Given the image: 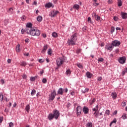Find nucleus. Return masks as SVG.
<instances>
[{"instance_id": "nucleus-29", "label": "nucleus", "mask_w": 127, "mask_h": 127, "mask_svg": "<svg viewBox=\"0 0 127 127\" xmlns=\"http://www.w3.org/2000/svg\"><path fill=\"white\" fill-rule=\"evenodd\" d=\"M20 47V45H17L16 47V51L17 52H19L20 51V50L19 49V48Z\"/></svg>"}, {"instance_id": "nucleus-39", "label": "nucleus", "mask_w": 127, "mask_h": 127, "mask_svg": "<svg viewBox=\"0 0 127 127\" xmlns=\"http://www.w3.org/2000/svg\"><path fill=\"white\" fill-rule=\"evenodd\" d=\"M122 119H123V120H126V119H127V115L124 114L122 117Z\"/></svg>"}, {"instance_id": "nucleus-58", "label": "nucleus", "mask_w": 127, "mask_h": 127, "mask_svg": "<svg viewBox=\"0 0 127 127\" xmlns=\"http://www.w3.org/2000/svg\"><path fill=\"white\" fill-rule=\"evenodd\" d=\"M70 95L71 96H74L75 95V92L74 91H72L71 93H70Z\"/></svg>"}, {"instance_id": "nucleus-33", "label": "nucleus", "mask_w": 127, "mask_h": 127, "mask_svg": "<svg viewBox=\"0 0 127 127\" xmlns=\"http://www.w3.org/2000/svg\"><path fill=\"white\" fill-rule=\"evenodd\" d=\"M35 94H36V90H35V89H33V90H32V92L31 93V96H34Z\"/></svg>"}, {"instance_id": "nucleus-47", "label": "nucleus", "mask_w": 127, "mask_h": 127, "mask_svg": "<svg viewBox=\"0 0 127 127\" xmlns=\"http://www.w3.org/2000/svg\"><path fill=\"white\" fill-rule=\"evenodd\" d=\"M42 82H43V83L45 84V83H47V80H46V79H45V78H44V79H43Z\"/></svg>"}, {"instance_id": "nucleus-18", "label": "nucleus", "mask_w": 127, "mask_h": 127, "mask_svg": "<svg viewBox=\"0 0 127 127\" xmlns=\"http://www.w3.org/2000/svg\"><path fill=\"white\" fill-rule=\"evenodd\" d=\"M99 105H96V107L92 109L93 112H94V114H97V112L99 111Z\"/></svg>"}, {"instance_id": "nucleus-42", "label": "nucleus", "mask_w": 127, "mask_h": 127, "mask_svg": "<svg viewBox=\"0 0 127 127\" xmlns=\"http://www.w3.org/2000/svg\"><path fill=\"white\" fill-rule=\"evenodd\" d=\"M12 11H13V9H12V8H10L8 11V12H9V13H11Z\"/></svg>"}, {"instance_id": "nucleus-23", "label": "nucleus", "mask_w": 127, "mask_h": 127, "mask_svg": "<svg viewBox=\"0 0 127 127\" xmlns=\"http://www.w3.org/2000/svg\"><path fill=\"white\" fill-rule=\"evenodd\" d=\"M37 21H38L39 22H41L42 21V16H38L37 17Z\"/></svg>"}, {"instance_id": "nucleus-35", "label": "nucleus", "mask_w": 127, "mask_h": 127, "mask_svg": "<svg viewBox=\"0 0 127 127\" xmlns=\"http://www.w3.org/2000/svg\"><path fill=\"white\" fill-rule=\"evenodd\" d=\"M118 6H122V5H123L122 0H118Z\"/></svg>"}, {"instance_id": "nucleus-60", "label": "nucleus", "mask_w": 127, "mask_h": 127, "mask_svg": "<svg viewBox=\"0 0 127 127\" xmlns=\"http://www.w3.org/2000/svg\"><path fill=\"white\" fill-rule=\"evenodd\" d=\"M117 114H118V111H114V112L113 113V115H117Z\"/></svg>"}, {"instance_id": "nucleus-17", "label": "nucleus", "mask_w": 127, "mask_h": 127, "mask_svg": "<svg viewBox=\"0 0 127 127\" xmlns=\"http://www.w3.org/2000/svg\"><path fill=\"white\" fill-rule=\"evenodd\" d=\"M19 64L20 65V66H22V67H25V66H26V65H27V64H26V62H25L23 61H22L20 62Z\"/></svg>"}, {"instance_id": "nucleus-24", "label": "nucleus", "mask_w": 127, "mask_h": 127, "mask_svg": "<svg viewBox=\"0 0 127 127\" xmlns=\"http://www.w3.org/2000/svg\"><path fill=\"white\" fill-rule=\"evenodd\" d=\"M81 92L82 94H86V93H88V92H89V88H86L84 90H82Z\"/></svg>"}, {"instance_id": "nucleus-7", "label": "nucleus", "mask_w": 127, "mask_h": 127, "mask_svg": "<svg viewBox=\"0 0 127 127\" xmlns=\"http://www.w3.org/2000/svg\"><path fill=\"white\" fill-rule=\"evenodd\" d=\"M126 57H122L120 58L119 60H118V61L121 64H125V63H126Z\"/></svg>"}, {"instance_id": "nucleus-8", "label": "nucleus", "mask_w": 127, "mask_h": 127, "mask_svg": "<svg viewBox=\"0 0 127 127\" xmlns=\"http://www.w3.org/2000/svg\"><path fill=\"white\" fill-rule=\"evenodd\" d=\"M56 96V91H54L53 92H52L51 96H50V100H51V101H53V100L55 99Z\"/></svg>"}, {"instance_id": "nucleus-52", "label": "nucleus", "mask_w": 127, "mask_h": 127, "mask_svg": "<svg viewBox=\"0 0 127 127\" xmlns=\"http://www.w3.org/2000/svg\"><path fill=\"white\" fill-rule=\"evenodd\" d=\"M25 42H26L27 43H28L29 42V41H30L29 39H28V38L26 39L25 40Z\"/></svg>"}, {"instance_id": "nucleus-59", "label": "nucleus", "mask_w": 127, "mask_h": 127, "mask_svg": "<svg viewBox=\"0 0 127 127\" xmlns=\"http://www.w3.org/2000/svg\"><path fill=\"white\" fill-rule=\"evenodd\" d=\"M27 76H26V75H25V74H24L23 75V79H26V78H27Z\"/></svg>"}, {"instance_id": "nucleus-48", "label": "nucleus", "mask_w": 127, "mask_h": 127, "mask_svg": "<svg viewBox=\"0 0 127 127\" xmlns=\"http://www.w3.org/2000/svg\"><path fill=\"white\" fill-rule=\"evenodd\" d=\"M9 127H13V123L12 122H10L9 124Z\"/></svg>"}, {"instance_id": "nucleus-36", "label": "nucleus", "mask_w": 127, "mask_h": 127, "mask_svg": "<svg viewBox=\"0 0 127 127\" xmlns=\"http://www.w3.org/2000/svg\"><path fill=\"white\" fill-rule=\"evenodd\" d=\"M36 78H37V77H36V76L31 77L30 78V80H31V81H32V82H33V81H35V80L36 79Z\"/></svg>"}, {"instance_id": "nucleus-64", "label": "nucleus", "mask_w": 127, "mask_h": 127, "mask_svg": "<svg viewBox=\"0 0 127 127\" xmlns=\"http://www.w3.org/2000/svg\"><path fill=\"white\" fill-rule=\"evenodd\" d=\"M112 2H113V0H109L108 1V3H112Z\"/></svg>"}, {"instance_id": "nucleus-12", "label": "nucleus", "mask_w": 127, "mask_h": 127, "mask_svg": "<svg viewBox=\"0 0 127 127\" xmlns=\"http://www.w3.org/2000/svg\"><path fill=\"white\" fill-rule=\"evenodd\" d=\"M70 39L76 42L77 41V34L75 33L72 35L70 37Z\"/></svg>"}, {"instance_id": "nucleus-27", "label": "nucleus", "mask_w": 127, "mask_h": 127, "mask_svg": "<svg viewBox=\"0 0 127 127\" xmlns=\"http://www.w3.org/2000/svg\"><path fill=\"white\" fill-rule=\"evenodd\" d=\"M65 74L67 76H70L71 75V70L70 69L66 70Z\"/></svg>"}, {"instance_id": "nucleus-37", "label": "nucleus", "mask_w": 127, "mask_h": 127, "mask_svg": "<svg viewBox=\"0 0 127 127\" xmlns=\"http://www.w3.org/2000/svg\"><path fill=\"white\" fill-rule=\"evenodd\" d=\"M0 98H1L0 99V102H2L3 100V96L2 95V93H0Z\"/></svg>"}, {"instance_id": "nucleus-63", "label": "nucleus", "mask_w": 127, "mask_h": 127, "mask_svg": "<svg viewBox=\"0 0 127 127\" xmlns=\"http://www.w3.org/2000/svg\"><path fill=\"white\" fill-rule=\"evenodd\" d=\"M98 81H102V77H98Z\"/></svg>"}, {"instance_id": "nucleus-1", "label": "nucleus", "mask_w": 127, "mask_h": 127, "mask_svg": "<svg viewBox=\"0 0 127 127\" xmlns=\"http://www.w3.org/2000/svg\"><path fill=\"white\" fill-rule=\"evenodd\" d=\"M26 32L28 34L32 36H39L40 35V31L36 29L35 28H32V23H27L26 24Z\"/></svg>"}, {"instance_id": "nucleus-30", "label": "nucleus", "mask_w": 127, "mask_h": 127, "mask_svg": "<svg viewBox=\"0 0 127 127\" xmlns=\"http://www.w3.org/2000/svg\"><path fill=\"white\" fill-rule=\"evenodd\" d=\"M117 123V119L115 118L113 121L111 123L110 126L112 127L113 124H116Z\"/></svg>"}, {"instance_id": "nucleus-6", "label": "nucleus", "mask_w": 127, "mask_h": 127, "mask_svg": "<svg viewBox=\"0 0 127 127\" xmlns=\"http://www.w3.org/2000/svg\"><path fill=\"white\" fill-rule=\"evenodd\" d=\"M76 112L77 116H80L82 113V107H81V106H77Z\"/></svg>"}, {"instance_id": "nucleus-56", "label": "nucleus", "mask_w": 127, "mask_h": 127, "mask_svg": "<svg viewBox=\"0 0 127 127\" xmlns=\"http://www.w3.org/2000/svg\"><path fill=\"white\" fill-rule=\"evenodd\" d=\"M122 106H123V107H126V106H127V103H126V102L123 103Z\"/></svg>"}, {"instance_id": "nucleus-10", "label": "nucleus", "mask_w": 127, "mask_h": 127, "mask_svg": "<svg viewBox=\"0 0 127 127\" xmlns=\"http://www.w3.org/2000/svg\"><path fill=\"white\" fill-rule=\"evenodd\" d=\"M82 111L84 115H88V114H89V108H88L87 107H84L83 108Z\"/></svg>"}, {"instance_id": "nucleus-14", "label": "nucleus", "mask_w": 127, "mask_h": 127, "mask_svg": "<svg viewBox=\"0 0 127 127\" xmlns=\"http://www.w3.org/2000/svg\"><path fill=\"white\" fill-rule=\"evenodd\" d=\"M47 49H48V46L47 45L44 46L41 53L44 54V53L46 52V50H47Z\"/></svg>"}, {"instance_id": "nucleus-5", "label": "nucleus", "mask_w": 127, "mask_h": 127, "mask_svg": "<svg viewBox=\"0 0 127 127\" xmlns=\"http://www.w3.org/2000/svg\"><path fill=\"white\" fill-rule=\"evenodd\" d=\"M59 13V11L58 10H53L50 12V14H49V16H51V17H54L57 15Z\"/></svg>"}, {"instance_id": "nucleus-51", "label": "nucleus", "mask_w": 127, "mask_h": 127, "mask_svg": "<svg viewBox=\"0 0 127 127\" xmlns=\"http://www.w3.org/2000/svg\"><path fill=\"white\" fill-rule=\"evenodd\" d=\"M81 50H82L81 49H78V50L76 51V53H77V54L80 53Z\"/></svg>"}, {"instance_id": "nucleus-22", "label": "nucleus", "mask_w": 127, "mask_h": 127, "mask_svg": "<svg viewBox=\"0 0 127 127\" xmlns=\"http://www.w3.org/2000/svg\"><path fill=\"white\" fill-rule=\"evenodd\" d=\"M25 110L26 112H27V113H29V111L30 110V106L29 105V104L26 105L25 107Z\"/></svg>"}, {"instance_id": "nucleus-4", "label": "nucleus", "mask_w": 127, "mask_h": 127, "mask_svg": "<svg viewBox=\"0 0 127 127\" xmlns=\"http://www.w3.org/2000/svg\"><path fill=\"white\" fill-rule=\"evenodd\" d=\"M92 17L93 19H95L96 21H100L101 19V17L98 15H96L95 12L92 13Z\"/></svg>"}, {"instance_id": "nucleus-25", "label": "nucleus", "mask_w": 127, "mask_h": 127, "mask_svg": "<svg viewBox=\"0 0 127 127\" xmlns=\"http://www.w3.org/2000/svg\"><path fill=\"white\" fill-rule=\"evenodd\" d=\"M48 55H50V56H52V49H49L48 50Z\"/></svg>"}, {"instance_id": "nucleus-11", "label": "nucleus", "mask_w": 127, "mask_h": 127, "mask_svg": "<svg viewBox=\"0 0 127 127\" xmlns=\"http://www.w3.org/2000/svg\"><path fill=\"white\" fill-rule=\"evenodd\" d=\"M67 43L68 45H76V42L75 41H73L71 39H68L67 41Z\"/></svg>"}, {"instance_id": "nucleus-32", "label": "nucleus", "mask_w": 127, "mask_h": 127, "mask_svg": "<svg viewBox=\"0 0 127 127\" xmlns=\"http://www.w3.org/2000/svg\"><path fill=\"white\" fill-rule=\"evenodd\" d=\"M73 8H75V9H79V8H80L79 5H78V4H75L73 5Z\"/></svg>"}, {"instance_id": "nucleus-15", "label": "nucleus", "mask_w": 127, "mask_h": 127, "mask_svg": "<svg viewBox=\"0 0 127 127\" xmlns=\"http://www.w3.org/2000/svg\"><path fill=\"white\" fill-rule=\"evenodd\" d=\"M64 93V90L63 89V88H60L59 89L58 91V94H59V95H63V94Z\"/></svg>"}, {"instance_id": "nucleus-28", "label": "nucleus", "mask_w": 127, "mask_h": 127, "mask_svg": "<svg viewBox=\"0 0 127 127\" xmlns=\"http://www.w3.org/2000/svg\"><path fill=\"white\" fill-rule=\"evenodd\" d=\"M52 6V3H48L45 5V7H48L49 8Z\"/></svg>"}, {"instance_id": "nucleus-41", "label": "nucleus", "mask_w": 127, "mask_h": 127, "mask_svg": "<svg viewBox=\"0 0 127 127\" xmlns=\"http://www.w3.org/2000/svg\"><path fill=\"white\" fill-rule=\"evenodd\" d=\"M98 62H104V59H103V58H100L98 59Z\"/></svg>"}, {"instance_id": "nucleus-53", "label": "nucleus", "mask_w": 127, "mask_h": 127, "mask_svg": "<svg viewBox=\"0 0 127 127\" xmlns=\"http://www.w3.org/2000/svg\"><path fill=\"white\" fill-rule=\"evenodd\" d=\"M118 19V17L115 16V17H114V20L115 21H117Z\"/></svg>"}, {"instance_id": "nucleus-45", "label": "nucleus", "mask_w": 127, "mask_h": 127, "mask_svg": "<svg viewBox=\"0 0 127 127\" xmlns=\"http://www.w3.org/2000/svg\"><path fill=\"white\" fill-rule=\"evenodd\" d=\"M95 98H93L92 99V100L90 102V105H93V104H94V103H95Z\"/></svg>"}, {"instance_id": "nucleus-19", "label": "nucleus", "mask_w": 127, "mask_h": 127, "mask_svg": "<svg viewBox=\"0 0 127 127\" xmlns=\"http://www.w3.org/2000/svg\"><path fill=\"white\" fill-rule=\"evenodd\" d=\"M111 96L112 98L114 99V100H116L117 99V93L116 92H112L111 93Z\"/></svg>"}, {"instance_id": "nucleus-9", "label": "nucleus", "mask_w": 127, "mask_h": 127, "mask_svg": "<svg viewBox=\"0 0 127 127\" xmlns=\"http://www.w3.org/2000/svg\"><path fill=\"white\" fill-rule=\"evenodd\" d=\"M112 45L115 47L120 46L121 45V42L116 40L112 42Z\"/></svg>"}, {"instance_id": "nucleus-34", "label": "nucleus", "mask_w": 127, "mask_h": 127, "mask_svg": "<svg viewBox=\"0 0 127 127\" xmlns=\"http://www.w3.org/2000/svg\"><path fill=\"white\" fill-rule=\"evenodd\" d=\"M87 21L89 23H91V24L93 23V22H92V18L90 17H88Z\"/></svg>"}, {"instance_id": "nucleus-54", "label": "nucleus", "mask_w": 127, "mask_h": 127, "mask_svg": "<svg viewBox=\"0 0 127 127\" xmlns=\"http://www.w3.org/2000/svg\"><path fill=\"white\" fill-rule=\"evenodd\" d=\"M93 4H94V5H95V6H98V5H99V3L95 2L94 3H93Z\"/></svg>"}, {"instance_id": "nucleus-43", "label": "nucleus", "mask_w": 127, "mask_h": 127, "mask_svg": "<svg viewBox=\"0 0 127 127\" xmlns=\"http://www.w3.org/2000/svg\"><path fill=\"white\" fill-rule=\"evenodd\" d=\"M39 62L40 63H43V62H44V59H41L39 60Z\"/></svg>"}, {"instance_id": "nucleus-3", "label": "nucleus", "mask_w": 127, "mask_h": 127, "mask_svg": "<svg viewBox=\"0 0 127 127\" xmlns=\"http://www.w3.org/2000/svg\"><path fill=\"white\" fill-rule=\"evenodd\" d=\"M53 115H54V117H55L56 120H58V118L60 116V113L59 112V111L55 110L53 111Z\"/></svg>"}, {"instance_id": "nucleus-2", "label": "nucleus", "mask_w": 127, "mask_h": 127, "mask_svg": "<svg viewBox=\"0 0 127 127\" xmlns=\"http://www.w3.org/2000/svg\"><path fill=\"white\" fill-rule=\"evenodd\" d=\"M65 60H66V58L64 57L58 58L56 61L57 66L59 67L61 66L65 62Z\"/></svg>"}, {"instance_id": "nucleus-62", "label": "nucleus", "mask_w": 127, "mask_h": 127, "mask_svg": "<svg viewBox=\"0 0 127 127\" xmlns=\"http://www.w3.org/2000/svg\"><path fill=\"white\" fill-rule=\"evenodd\" d=\"M7 63H11V60H10V59H8V60H7Z\"/></svg>"}, {"instance_id": "nucleus-55", "label": "nucleus", "mask_w": 127, "mask_h": 127, "mask_svg": "<svg viewBox=\"0 0 127 127\" xmlns=\"http://www.w3.org/2000/svg\"><path fill=\"white\" fill-rule=\"evenodd\" d=\"M26 17L25 16H22L21 17L22 20H25Z\"/></svg>"}, {"instance_id": "nucleus-44", "label": "nucleus", "mask_w": 127, "mask_h": 127, "mask_svg": "<svg viewBox=\"0 0 127 127\" xmlns=\"http://www.w3.org/2000/svg\"><path fill=\"white\" fill-rule=\"evenodd\" d=\"M127 72V69H125L123 72H122V75L124 76L126 73Z\"/></svg>"}, {"instance_id": "nucleus-21", "label": "nucleus", "mask_w": 127, "mask_h": 127, "mask_svg": "<svg viewBox=\"0 0 127 127\" xmlns=\"http://www.w3.org/2000/svg\"><path fill=\"white\" fill-rule=\"evenodd\" d=\"M86 76H87V78H92L93 74L92 73H91L90 72L87 71L86 72Z\"/></svg>"}, {"instance_id": "nucleus-20", "label": "nucleus", "mask_w": 127, "mask_h": 127, "mask_svg": "<svg viewBox=\"0 0 127 127\" xmlns=\"http://www.w3.org/2000/svg\"><path fill=\"white\" fill-rule=\"evenodd\" d=\"M121 15H122V18H123V19H127V13L122 12V13H121Z\"/></svg>"}, {"instance_id": "nucleus-26", "label": "nucleus", "mask_w": 127, "mask_h": 127, "mask_svg": "<svg viewBox=\"0 0 127 127\" xmlns=\"http://www.w3.org/2000/svg\"><path fill=\"white\" fill-rule=\"evenodd\" d=\"M86 127H93V123L92 122H88L86 125Z\"/></svg>"}, {"instance_id": "nucleus-61", "label": "nucleus", "mask_w": 127, "mask_h": 127, "mask_svg": "<svg viewBox=\"0 0 127 127\" xmlns=\"http://www.w3.org/2000/svg\"><path fill=\"white\" fill-rule=\"evenodd\" d=\"M21 32H22V34H23V33H24V32H25V30L22 29L21 30Z\"/></svg>"}, {"instance_id": "nucleus-50", "label": "nucleus", "mask_w": 127, "mask_h": 127, "mask_svg": "<svg viewBox=\"0 0 127 127\" xmlns=\"http://www.w3.org/2000/svg\"><path fill=\"white\" fill-rule=\"evenodd\" d=\"M0 82L1 83V85H3V84H4V79H1Z\"/></svg>"}, {"instance_id": "nucleus-49", "label": "nucleus", "mask_w": 127, "mask_h": 127, "mask_svg": "<svg viewBox=\"0 0 127 127\" xmlns=\"http://www.w3.org/2000/svg\"><path fill=\"white\" fill-rule=\"evenodd\" d=\"M2 121H3V117H0V123H1L2 122Z\"/></svg>"}, {"instance_id": "nucleus-57", "label": "nucleus", "mask_w": 127, "mask_h": 127, "mask_svg": "<svg viewBox=\"0 0 127 127\" xmlns=\"http://www.w3.org/2000/svg\"><path fill=\"white\" fill-rule=\"evenodd\" d=\"M93 115H95V118H98V113H97V112H96V114H95V112L94 113H93Z\"/></svg>"}, {"instance_id": "nucleus-16", "label": "nucleus", "mask_w": 127, "mask_h": 127, "mask_svg": "<svg viewBox=\"0 0 127 127\" xmlns=\"http://www.w3.org/2000/svg\"><path fill=\"white\" fill-rule=\"evenodd\" d=\"M114 45L112 43L111 45H110L109 46H108L106 48V49L107 50H110L112 51L113 50V49H114Z\"/></svg>"}, {"instance_id": "nucleus-31", "label": "nucleus", "mask_w": 127, "mask_h": 127, "mask_svg": "<svg viewBox=\"0 0 127 127\" xmlns=\"http://www.w3.org/2000/svg\"><path fill=\"white\" fill-rule=\"evenodd\" d=\"M52 36L55 38L58 37V34H57V33L54 32L52 33Z\"/></svg>"}, {"instance_id": "nucleus-13", "label": "nucleus", "mask_w": 127, "mask_h": 127, "mask_svg": "<svg viewBox=\"0 0 127 127\" xmlns=\"http://www.w3.org/2000/svg\"><path fill=\"white\" fill-rule=\"evenodd\" d=\"M55 118L53 113H50L48 116V119L49 121H52Z\"/></svg>"}, {"instance_id": "nucleus-38", "label": "nucleus", "mask_w": 127, "mask_h": 127, "mask_svg": "<svg viewBox=\"0 0 127 127\" xmlns=\"http://www.w3.org/2000/svg\"><path fill=\"white\" fill-rule=\"evenodd\" d=\"M105 114H106V115H108V116H109V115H110V114H111V112H110V110H107L106 111Z\"/></svg>"}, {"instance_id": "nucleus-40", "label": "nucleus", "mask_w": 127, "mask_h": 127, "mask_svg": "<svg viewBox=\"0 0 127 127\" xmlns=\"http://www.w3.org/2000/svg\"><path fill=\"white\" fill-rule=\"evenodd\" d=\"M77 66L78 67V68H83V65H82L81 64H77Z\"/></svg>"}, {"instance_id": "nucleus-46", "label": "nucleus", "mask_w": 127, "mask_h": 127, "mask_svg": "<svg viewBox=\"0 0 127 127\" xmlns=\"http://www.w3.org/2000/svg\"><path fill=\"white\" fill-rule=\"evenodd\" d=\"M8 23V20H5L4 21V24L5 25H7Z\"/></svg>"}]
</instances>
